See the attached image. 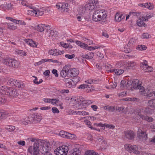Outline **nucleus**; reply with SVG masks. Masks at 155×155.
Masks as SVG:
<instances>
[{
  "label": "nucleus",
  "mask_w": 155,
  "mask_h": 155,
  "mask_svg": "<svg viewBox=\"0 0 155 155\" xmlns=\"http://www.w3.org/2000/svg\"><path fill=\"white\" fill-rule=\"evenodd\" d=\"M17 81V80H15L14 79L12 78H10L9 79L7 84L8 85L13 87L15 86V84H16Z\"/></svg>",
  "instance_id": "7c9ffc66"
},
{
  "label": "nucleus",
  "mask_w": 155,
  "mask_h": 155,
  "mask_svg": "<svg viewBox=\"0 0 155 155\" xmlns=\"http://www.w3.org/2000/svg\"><path fill=\"white\" fill-rule=\"evenodd\" d=\"M108 71L111 72H114L115 74L117 75H120L122 74L124 72V70L120 69H110L108 70Z\"/></svg>",
  "instance_id": "cd10ccee"
},
{
  "label": "nucleus",
  "mask_w": 155,
  "mask_h": 155,
  "mask_svg": "<svg viewBox=\"0 0 155 155\" xmlns=\"http://www.w3.org/2000/svg\"><path fill=\"white\" fill-rule=\"evenodd\" d=\"M69 150L67 146L63 145L57 148L54 150L56 155H67Z\"/></svg>",
  "instance_id": "423d86ee"
},
{
  "label": "nucleus",
  "mask_w": 155,
  "mask_h": 155,
  "mask_svg": "<svg viewBox=\"0 0 155 155\" xmlns=\"http://www.w3.org/2000/svg\"><path fill=\"white\" fill-rule=\"evenodd\" d=\"M62 3H59L56 5L57 8L59 9L60 10H61L62 7Z\"/></svg>",
  "instance_id": "774afa93"
},
{
  "label": "nucleus",
  "mask_w": 155,
  "mask_h": 155,
  "mask_svg": "<svg viewBox=\"0 0 155 155\" xmlns=\"http://www.w3.org/2000/svg\"><path fill=\"white\" fill-rule=\"evenodd\" d=\"M66 100L68 101V102L70 104H76L78 101V99L75 97H72L70 98L67 97Z\"/></svg>",
  "instance_id": "393cba45"
},
{
  "label": "nucleus",
  "mask_w": 155,
  "mask_h": 155,
  "mask_svg": "<svg viewBox=\"0 0 155 155\" xmlns=\"http://www.w3.org/2000/svg\"><path fill=\"white\" fill-rule=\"evenodd\" d=\"M88 85L84 84H82L79 86L78 88L79 89H84L87 87Z\"/></svg>",
  "instance_id": "338daca9"
},
{
  "label": "nucleus",
  "mask_w": 155,
  "mask_h": 155,
  "mask_svg": "<svg viewBox=\"0 0 155 155\" xmlns=\"http://www.w3.org/2000/svg\"><path fill=\"white\" fill-rule=\"evenodd\" d=\"M94 56V54L92 52H89L86 54H83L81 56V57L87 59H91Z\"/></svg>",
  "instance_id": "bb28decb"
},
{
  "label": "nucleus",
  "mask_w": 155,
  "mask_h": 155,
  "mask_svg": "<svg viewBox=\"0 0 155 155\" xmlns=\"http://www.w3.org/2000/svg\"><path fill=\"white\" fill-rule=\"evenodd\" d=\"M63 81L65 82L66 86L69 88L74 87L71 80L68 78H65L63 79Z\"/></svg>",
  "instance_id": "aec40b11"
},
{
  "label": "nucleus",
  "mask_w": 155,
  "mask_h": 155,
  "mask_svg": "<svg viewBox=\"0 0 155 155\" xmlns=\"http://www.w3.org/2000/svg\"><path fill=\"white\" fill-rule=\"evenodd\" d=\"M20 2H21V4L23 6H25L27 8H31L32 7L31 5L29 4L25 0H21V2H19V3Z\"/></svg>",
  "instance_id": "c9c22d12"
},
{
  "label": "nucleus",
  "mask_w": 155,
  "mask_h": 155,
  "mask_svg": "<svg viewBox=\"0 0 155 155\" xmlns=\"http://www.w3.org/2000/svg\"><path fill=\"white\" fill-rule=\"evenodd\" d=\"M117 85V83L114 82V83H112L108 87H107L106 88H107L108 89H111V88H114L116 87Z\"/></svg>",
  "instance_id": "13d9d810"
},
{
  "label": "nucleus",
  "mask_w": 155,
  "mask_h": 155,
  "mask_svg": "<svg viewBox=\"0 0 155 155\" xmlns=\"http://www.w3.org/2000/svg\"><path fill=\"white\" fill-rule=\"evenodd\" d=\"M127 84V85L126 87L128 88L129 87L131 89L133 88L135 89L136 90L138 89L140 92H142L143 91H147V90H144V87L141 86L140 82L137 80L133 81L132 83L131 81H128Z\"/></svg>",
  "instance_id": "7ed1b4c3"
},
{
  "label": "nucleus",
  "mask_w": 155,
  "mask_h": 155,
  "mask_svg": "<svg viewBox=\"0 0 155 155\" xmlns=\"http://www.w3.org/2000/svg\"><path fill=\"white\" fill-rule=\"evenodd\" d=\"M40 146L38 142L35 143L33 146H29L28 151V152L32 155H38L40 154L39 153Z\"/></svg>",
  "instance_id": "39448f33"
},
{
  "label": "nucleus",
  "mask_w": 155,
  "mask_h": 155,
  "mask_svg": "<svg viewBox=\"0 0 155 155\" xmlns=\"http://www.w3.org/2000/svg\"><path fill=\"white\" fill-rule=\"evenodd\" d=\"M47 29L48 30L45 33V35L46 37H51L53 36L54 35V32L53 30L50 29Z\"/></svg>",
  "instance_id": "f704fd0d"
},
{
  "label": "nucleus",
  "mask_w": 155,
  "mask_h": 155,
  "mask_svg": "<svg viewBox=\"0 0 155 155\" xmlns=\"http://www.w3.org/2000/svg\"><path fill=\"white\" fill-rule=\"evenodd\" d=\"M148 105L151 107L155 108V99L149 101Z\"/></svg>",
  "instance_id": "ea45409f"
},
{
  "label": "nucleus",
  "mask_w": 155,
  "mask_h": 155,
  "mask_svg": "<svg viewBox=\"0 0 155 155\" xmlns=\"http://www.w3.org/2000/svg\"><path fill=\"white\" fill-rule=\"evenodd\" d=\"M137 137L140 141L143 142L146 141L148 138L147 134L146 131L143 130L141 128L138 129Z\"/></svg>",
  "instance_id": "0eeeda50"
},
{
  "label": "nucleus",
  "mask_w": 155,
  "mask_h": 155,
  "mask_svg": "<svg viewBox=\"0 0 155 155\" xmlns=\"http://www.w3.org/2000/svg\"><path fill=\"white\" fill-rule=\"evenodd\" d=\"M74 85V87H75L76 84L80 80V78L78 77H75L72 79H71Z\"/></svg>",
  "instance_id": "58836bf2"
},
{
  "label": "nucleus",
  "mask_w": 155,
  "mask_h": 155,
  "mask_svg": "<svg viewBox=\"0 0 155 155\" xmlns=\"http://www.w3.org/2000/svg\"><path fill=\"white\" fill-rule=\"evenodd\" d=\"M144 90H147L146 91H143L142 92H141V94L144 96H146L147 97H151L153 96V94L155 96V92H151L149 90L146 89Z\"/></svg>",
  "instance_id": "b1692460"
},
{
  "label": "nucleus",
  "mask_w": 155,
  "mask_h": 155,
  "mask_svg": "<svg viewBox=\"0 0 155 155\" xmlns=\"http://www.w3.org/2000/svg\"><path fill=\"white\" fill-rule=\"evenodd\" d=\"M16 84L15 85V87L16 88L19 89L22 88L24 87V84L21 81H17Z\"/></svg>",
  "instance_id": "c756f323"
},
{
  "label": "nucleus",
  "mask_w": 155,
  "mask_h": 155,
  "mask_svg": "<svg viewBox=\"0 0 155 155\" xmlns=\"http://www.w3.org/2000/svg\"><path fill=\"white\" fill-rule=\"evenodd\" d=\"M84 8L86 10L91 11L93 10L94 8L93 7V6L91 5L89 3L86 4L84 6Z\"/></svg>",
  "instance_id": "c03bdc74"
},
{
  "label": "nucleus",
  "mask_w": 155,
  "mask_h": 155,
  "mask_svg": "<svg viewBox=\"0 0 155 155\" xmlns=\"http://www.w3.org/2000/svg\"><path fill=\"white\" fill-rule=\"evenodd\" d=\"M88 3L91 5L93 6V7L95 8L96 4L97 3V0H90Z\"/></svg>",
  "instance_id": "8fccbe9b"
},
{
  "label": "nucleus",
  "mask_w": 155,
  "mask_h": 155,
  "mask_svg": "<svg viewBox=\"0 0 155 155\" xmlns=\"http://www.w3.org/2000/svg\"><path fill=\"white\" fill-rule=\"evenodd\" d=\"M7 28L10 30H15L17 28V27L16 26L13 25L11 24H7Z\"/></svg>",
  "instance_id": "de8ad7c7"
},
{
  "label": "nucleus",
  "mask_w": 155,
  "mask_h": 155,
  "mask_svg": "<svg viewBox=\"0 0 155 155\" xmlns=\"http://www.w3.org/2000/svg\"><path fill=\"white\" fill-rule=\"evenodd\" d=\"M30 117L31 121L32 120L36 122L40 121L41 119V117L38 114H32L31 117Z\"/></svg>",
  "instance_id": "f3484780"
},
{
  "label": "nucleus",
  "mask_w": 155,
  "mask_h": 155,
  "mask_svg": "<svg viewBox=\"0 0 155 155\" xmlns=\"http://www.w3.org/2000/svg\"><path fill=\"white\" fill-rule=\"evenodd\" d=\"M50 27L48 25H45L44 24H39L36 27L37 30L40 32H42L45 29H48Z\"/></svg>",
  "instance_id": "6ab92c4d"
},
{
  "label": "nucleus",
  "mask_w": 155,
  "mask_h": 155,
  "mask_svg": "<svg viewBox=\"0 0 155 155\" xmlns=\"http://www.w3.org/2000/svg\"><path fill=\"white\" fill-rule=\"evenodd\" d=\"M31 121L30 117L29 118H26L25 119H22L20 121V123L22 124L27 125L28 124V121Z\"/></svg>",
  "instance_id": "473e14b6"
},
{
  "label": "nucleus",
  "mask_w": 155,
  "mask_h": 155,
  "mask_svg": "<svg viewBox=\"0 0 155 155\" xmlns=\"http://www.w3.org/2000/svg\"><path fill=\"white\" fill-rule=\"evenodd\" d=\"M135 134L134 132L131 130H127L124 131V137L129 140L134 139Z\"/></svg>",
  "instance_id": "9d476101"
},
{
  "label": "nucleus",
  "mask_w": 155,
  "mask_h": 155,
  "mask_svg": "<svg viewBox=\"0 0 155 155\" xmlns=\"http://www.w3.org/2000/svg\"><path fill=\"white\" fill-rule=\"evenodd\" d=\"M18 93L15 89H12L10 93V96L13 97H15L18 96Z\"/></svg>",
  "instance_id": "37998d69"
},
{
  "label": "nucleus",
  "mask_w": 155,
  "mask_h": 155,
  "mask_svg": "<svg viewBox=\"0 0 155 155\" xmlns=\"http://www.w3.org/2000/svg\"><path fill=\"white\" fill-rule=\"evenodd\" d=\"M76 138V136L75 134L68 133L67 138L70 139L71 140H75Z\"/></svg>",
  "instance_id": "49530a36"
},
{
  "label": "nucleus",
  "mask_w": 155,
  "mask_h": 155,
  "mask_svg": "<svg viewBox=\"0 0 155 155\" xmlns=\"http://www.w3.org/2000/svg\"><path fill=\"white\" fill-rule=\"evenodd\" d=\"M137 48L139 50H144L147 48V47L145 45H138Z\"/></svg>",
  "instance_id": "3c124183"
},
{
  "label": "nucleus",
  "mask_w": 155,
  "mask_h": 155,
  "mask_svg": "<svg viewBox=\"0 0 155 155\" xmlns=\"http://www.w3.org/2000/svg\"><path fill=\"white\" fill-rule=\"evenodd\" d=\"M5 129L9 132L13 131L15 129V126L12 125H7L5 127Z\"/></svg>",
  "instance_id": "72a5a7b5"
},
{
  "label": "nucleus",
  "mask_w": 155,
  "mask_h": 155,
  "mask_svg": "<svg viewBox=\"0 0 155 155\" xmlns=\"http://www.w3.org/2000/svg\"><path fill=\"white\" fill-rule=\"evenodd\" d=\"M12 88L5 86H2L0 88V92L2 94H5L10 96Z\"/></svg>",
  "instance_id": "9b49d317"
},
{
  "label": "nucleus",
  "mask_w": 155,
  "mask_h": 155,
  "mask_svg": "<svg viewBox=\"0 0 155 155\" xmlns=\"http://www.w3.org/2000/svg\"><path fill=\"white\" fill-rule=\"evenodd\" d=\"M40 146V149H39V151L43 154L46 153L47 152H49V151L51 150L50 144L48 143H45L44 146Z\"/></svg>",
  "instance_id": "1a4fd4ad"
},
{
  "label": "nucleus",
  "mask_w": 155,
  "mask_h": 155,
  "mask_svg": "<svg viewBox=\"0 0 155 155\" xmlns=\"http://www.w3.org/2000/svg\"><path fill=\"white\" fill-rule=\"evenodd\" d=\"M15 23L17 24H20L21 25H26L25 22L22 20H18L15 19Z\"/></svg>",
  "instance_id": "4d7b16f0"
},
{
  "label": "nucleus",
  "mask_w": 155,
  "mask_h": 155,
  "mask_svg": "<svg viewBox=\"0 0 155 155\" xmlns=\"http://www.w3.org/2000/svg\"><path fill=\"white\" fill-rule=\"evenodd\" d=\"M34 9V12L35 13V16L36 17L41 16L44 14V11L41 8L39 9L35 8Z\"/></svg>",
  "instance_id": "a878e982"
},
{
  "label": "nucleus",
  "mask_w": 155,
  "mask_h": 155,
  "mask_svg": "<svg viewBox=\"0 0 155 155\" xmlns=\"http://www.w3.org/2000/svg\"><path fill=\"white\" fill-rule=\"evenodd\" d=\"M86 108L83 107V108H79V109L80 110V111H74L73 114H77L79 115H82V112L81 110H85Z\"/></svg>",
  "instance_id": "603ef678"
},
{
  "label": "nucleus",
  "mask_w": 155,
  "mask_h": 155,
  "mask_svg": "<svg viewBox=\"0 0 155 155\" xmlns=\"http://www.w3.org/2000/svg\"><path fill=\"white\" fill-rule=\"evenodd\" d=\"M68 133L63 130L61 131L59 134L61 137L67 138Z\"/></svg>",
  "instance_id": "4c0bfd02"
},
{
  "label": "nucleus",
  "mask_w": 155,
  "mask_h": 155,
  "mask_svg": "<svg viewBox=\"0 0 155 155\" xmlns=\"http://www.w3.org/2000/svg\"><path fill=\"white\" fill-rule=\"evenodd\" d=\"M127 94V92L126 91H124L123 92H121L118 94V96L119 97H123L125 96Z\"/></svg>",
  "instance_id": "0e129e2a"
},
{
  "label": "nucleus",
  "mask_w": 155,
  "mask_h": 155,
  "mask_svg": "<svg viewBox=\"0 0 155 155\" xmlns=\"http://www.w3.org/2000/svg\"><path fill=\"white\" fill-rule=\"evenodd\" d=\"M81 154V151L79 149L75 148L72 150L71 152L69 155H80Z\"/></svg>",
  "instance_id": "c85d7f7f"
},
{
  "label": "nucleus",
  "mask_w": 155,
  "mask_h": 155,
  "mask_svg": "<svg viewBox=\"0 0 155 155\" xmlns=\"http://www.w3.org/2000/svg\"><path fill=\"white\" fill-rule=\"evenodd\" d=\"M30 8L31 9V10H29L28 11V14L29 15L35 16V13L34 12L35 9H33L31 7Z\"/></svg>",
  "instance_id": "6e6d98bb"
},
{
  "label": "nucleus",
  "mask_w": 155,
  "mask_h": 155,
  "mask_svg": "<svg viewBox=\"0 0 155 155\" xmlns=\"http://www.w3.org/2000/svg\"><path fill=\"white\" fill-rule=\"evenodd\" d=\"M58 100L55 99H51L50 103L53 105H55L58 103Z\"/></svg>",
  "instance_id": "052dcab7"
},
{
  "label": "nucleus",
  "mask_w": 155,
  "mask_h": 155,
  "mask_svg": "<svg viewBox=\"0 0 155 155\" xmlns=\"http://www.w3.org/2000/svg\"><path fill=\"white\" fill-rule=\"evenodd\" d=\"M123 100L125 101H139V99L136 97H133V98H124L123 99Z\"/></svg>",
  "instance_id": "a18cd8bd"
},
{
  "label": "nucleus",
  "mask_w": 155,
  "mask_h": 155,
  "mask_svg": "<svg viewBox=\"0 0 155 155\" xmlns=\"http://www.w3.org/2000/svg\"><path fill=\"white\" fill-rule=\"evenodd\" d=\"M145 19L142 15H140L137 21V25L138 26L141 27H146L147 25L145 23Z\"/></svg>",
  "instance_id": "f8f14e48"
},
{
  "label": "nucleus",
  "mask_w": 155,
  "mask_h": 155,
  "mask_svg": "<svg viewBox=\"0 0 155 155\" xmlns=\"http://www.w3.org/2000/svg\"><path fill=\"white\" fill-rule=\"evenodd\" d=\"M65 56V57L69 59H72L74 57L75 55L74 54H72L71 55L67 54H66Z\"/></svg>",
  "instance_id": "e2e57ef3"
},
{
  "label": "nucleus",
  "mask_w": 155,
  "mask_h": 155,
  "mask_svg": "<svg viewBox=\"0 0 155 155\" xmlns=\"http://www.w3.org/2000/svg\"><path fill=\"white\" fill-rule=\"evenodd\" d=\"M68 3H63L61 10L63 12H67L68 9Z\"/></svg>",
  "instance_id": "79ce46f5"
},
{
  "label": "nucleus",
  "mask_w": 155,
  "mask_h": 155,
  "mask_svg": "<svg viewBox=\"0 0 155 155\" xmlns=\"http://www.w3.org/2000/svg\"><path fill=\"white\" fill-rule=\"evenodd\" d=\"M63 51H59L56 49H52L48 51V53L50 55L54 56H57L63 54Z\"/></svg>",
  "instance_id": "dca6fc26"
},
{
  "label": "nucleus",
  "mask_w": 155,
  "mask_h": 155,
  "mask_svg": "<svg viewBox=\"0 0 155 155\" xmlns=\"http://www.w3.org/2000/svg\"><path fill=\"white\" fill-rule=\"evenodd\" d=\"M33 77L35 78V79L33 80V82L35 84H39L41 83L43 81L42 79H40L39 81H38V79L36 77L34 76H33Z\"/></svg>",
  "instance_id": "864d4df0"
},
{
  "label": "nucleus",
  "mask_w": 155,
  "mask_h": 155,
  "mask_svg": "<svg viewBox=\"0 0 155 155\" xmlns=\"http://www.w3.org/2000/svg\"><path fill=\"white\" fill-rule=\"evenodd\" d=\"M84 123L87 125H88V127L91 128V129H93L95 130H97L95 128H94L91 125V122L88 120H85L84 121Z\"/></svg>",
  "instance_id": "09e8293b"
},
{
  "label": "nucleus",
  "mask_w": 155,
  "mask_h": 155,
  "mask_svg": "<svg viewBox=\"0 0 155 155\" xmlns=\"http://www.w3.org/2000/svg\"><path fill=\"white\" fill-rule=\"evenodd\" d=\"M125 16L124 15L120 14L119 12H117L115 15V20L118 22L120 21L122 19L125 18Z\"/></svg>",
  "instance_id": "5701e85b"
},
{
  "label": "nucleus",
  "mask_w": 155,
  "mask_h": 155,
  "mask_svg": "<svg viewBox=\"0 0 155 155\" xmlns=\"http://www.w3.org/2000/svg\"><path fill=\"white\" fill-rule=\"evenodd\" d=\"M121 67H123L127 70L131 69L136 65V63L133 61H123L120 64Z\"/></svg>",
  "instance_id": "6e6552de"
},
{
  "label": "nucleus",
  "mask_w": 155,
  "mask_h": 155,
  "mask_svg": "<svg viewBox=\"0 0 155 155\" xmlns=\"http://www.w3.org/2000/svg\"><path fill=\"white\" fill-rule=\"evenodd\" d=\"M15 52L16 54L22 57L26 56L27 54V52L21 50H16Z\"/></svg>",
  "instance_id": "2f4dec72"
},
{
  "label": "nucleus",
  "mask_w": 155,
  "mask_h": 155,
  "mask_svg": "<svg viewBox=\"0 0 155 155\" xmlns=\"http://www.w3.org/2000/svg\"><path fill=\"white\" fill-rule=\"evenodd\" d=\"M104 127H106L107 128L112 129H114L115 127V126H114L111 124H105Z\"/></svg>",
  "instance_id": "69168bd1"
},
{
  "label": "nucleus",
  "mask_w": 155,
  "mask_h": 155,
  "mask_svg": "<svg viewBox=\"0 0 155 155\" xmlns=\"http://www.w3.org/2000/svg\"><path fill=\"white\" fill-rule=\"evenodd\" d=\"M3 63L7 66L11 68H17L19 66L20 62L15 59L10 57H6L2 60Z\"/></svg>",
  "instance_id": "f03ea898"
},
{
  "label": "nucleus",
  "mask_w": 155,
  "mask_h": 155,
  "mask_svg": "<svg viewBox=\"0 0 155 155\" xmlns=\"http://www.w3.org/2000/svg\"><path fill=\"white\" fill-rule=\"evenodd\" d=\"M79 73V71L77 69L73 68L69 69V75L71 77L76 76Z\"/></svg>",
  "instance_id": "4468645a"
},
{
  "label": "nucleus",
  "mask_w": 155,
  "mask_h": 155,
  "mask_svg": "<svg viewBox=\"0 0 155 155\" xmlns=\"http://www.w3.org/2000/svg\"><path fill=\"white\" fill-rule=\"evenodd\" d=\"M25 41L30 46L33 48L36 47L37 45V43L35 42L30 39H26Z\"/></svg>",
  "instance_id": "4be33fe9"
},
{
  "label": "nucleus",
  "mask_w": 155,
  "mask_h": 155,
  "mask_svg": "<svg viewBox=\"0 0 155 155\" xmlns=\"http://www.w3.org/2000/svg\"><path fill=\"white\" fill-rule=\"evenodd\" d=\"M52 111L54 114H58L59 113V111L58 109L55 107H54L52 108Z\"/></svg>",
  "instance_id": "bf43d9fd"
},
{
  "label": "nucleus",
  "mask_w": 155,
  "mask_h": 155,
  "mask_svg": "<svg viewBox=\"0 0 155 155\" xmlns=\"http://www.w3.org/2000/svg\"><path fill=\"white\" fill-rule=\"evenodd\" d=\"M138 5L140 7L148 8L149 10H152L154 7L152 3H140Z\"/></svg>",
  "instance_id": "2eb2a0df"
},
{
  "label": "nucleus",
  "mask_w": 155,
  "mask_h": 155,
  "mask_svg": "<svg viewBox=\"0 0 155 155\" xmlns=\"http://www.w3.org/2000/svg\"><path fill=\"white\" fill-rule=\"evenodd\" d=\"M138 116L141 118L142 120H145L148 122H152L153 121V119L152 117H148L147 116H144L140 113H138L137 117Z\"/></svg>",
  "instance_id": "412c9836"
},
{
  "label": "nucleus",
  "mask_w": 155,
  "mask_h": 155,
  "mask_svg": "<svg viewBox=\"0 0 155 155\" xmlns=\"http://www.w3.org/2000/svg\"><path fill=\"white\" fill-rule=\"evenodd\" d=\"M151 35L148 33H144L143 34L142 38H151Z\"/></svg>",
  "instance_id": "680f3d73"
},
{
  "label": "nucleus",
  "mask_w": 155,
  "mask_h": 155,
  "mask_svg": "<svg viewBox=\"0 0 155 155\" xmlns=\"http://www.w3.org/2000/svg\"><path fill=\"white\" fill-rule=\"evenodd\" d=\"M68 74H69V69L67 66H65L60 72V76L64 78L68 75Z\"/></svg>",
  "instance_id": "a211bd4d"
},
{
  "label": "nucleus",
  "mask_w": 155,
  "mask_h": 155,
  "mask_svg": "<svg viewBox=\"0 0 155 155\" xmlns=\"http://www.w3.org/2000/svg\"><path fill=\"white\" fill-rule=\"evenodd\" d=\"M124 147L125 149L129 152H133L137 155L139 154H140L139 150H142L141 147L140 146L132 145L128 144H125Z\"/></svg>",
  "instance_id": "20e7f679"
},
{
  "label": "nucleus",
  "mask_w": 155,
  "mask_h": 155,
  "mask_svg": "<svg viewBox=\"0 0 155 155\" xmlns=\"http://www.w3.org/2000/svg\"><path fill=\"white\" fill-rule=\"evenodd\" d=\"M141 15L144 17L145 21H147L148 19L152 17L151 14L150 13H146L145 14L142 13Z\"/></svg>",
  "instance_id": "e433bc0d"
},
{
  "label": "nucleus",
  "mask_w": 155,
  "mask_h": 155,
  "mask_svg": "<svg viewBox=\"0 0 155 155\" xmlns=\"http://www.w3.org/2000/svg\"><path fill=\"white\" fill-rule=\"evenodd\" d=\"M107 16V12L105 10H97L93 13L92 19L95 21H99L105 20Z\"/></svg>",
  "instance_id": "f257e3e1"
},
{
  "label": "nucleus",
  "mask_w": 155,
  "mask_h": 155,
  "mask_svg": "<svg viewBox=\"0 0 155 155\" xmlns=\"http://www.w3.org/2000/svg\"><path fill=\"white\" fill-rule=\"evenodd\" d=\"M7 115V113L4 110H0V119L5 117Z\"/></svg>",
  "instance_id": "a19ab883"
},
{
  "label": "nucleus",
  "mask_w": 155,
  "mask_h": 155,
  "mask_svg": "<svg viewBox=\"0 0 155 155\" xmlns=\"http://www.w3.org/2000/svg\"><path fill=\"white\" fill-rule=\"evenodd\" d=\"M147 62L145 61L144 63H142L141 68L142 70L146 72H150L153 71V68L147 65L146 63Z\"/></svg>",
  "instance_id": "ddd939ff"
},
{
  "label": "nucleus",
  "mask_w": 155,
  "mask_h": 155,
  "mask_svg": "<svg viewBox=\"0 0 155 155\" xmlns=\"http://www.w3.org/2000/svg\"><path fill=\"white\" fill-rule=\"evenodd\" d=\"M99 48H100V46H99L94 47L87 46V49L89 51H92Z\"/></svg>",
  "instance_id": "5fc2aeb1"
}]
</instances>
